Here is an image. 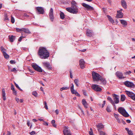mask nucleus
<instances>
[{"instance_id":"obj_1","label":"nucleus","mask_w":135,"mask_h":135,"mask_svg":"<svg viewBox=\"0 0 135 135\" xmlns=\"http://www.w3.org/2000/svg\"><path fill=\"white\" fill-rule=\"evenodd\" d=\"M38 54L42 59H46L49 56V54L47 50L44 47H40L39 49Z\"/></svg>"},{"instance_id":"obj_2","label":"nucleus","mask_w":135,"mask_h":135,"mask_svg":"<svg viewBox=\"0 0 135 135\" xmlns=\"http://www.w3.org/2000/svg\"><path fill=\"white\" fill-rule=\"evenodd\" d=\"M72 6L71 7L66 8V10L69 12L73 14H76L78 12V8L76 5V3L74 1L71 2Z\"/></svg>"},{"instance_id":"obj_3","label":"nucleus","mask_w":135,"mask_h":135,"mask_svg":"<svg viewBox=\"0 0 135 135\" xmlns=\"http://www.w3.org/2000/svg\"><path fill=\"white\" fill-rule=\"evenodd\" d=\"M118 112L123 115L125 117H127L129 116V114L123 108L121 107L118 109Z\"/></svg>"},{"instance_id":"obj_4","label":"nucleus","mask_w":135,"mask_h":135,"mask_svg":"<svg viewBox=\"0 0 135 135\" xmlns=\"http://www.w3.org/2000/svg\"><path fill=\"white\" fill-rule=\"evenodd\" d=\"M92 76L93 79L94 81H99L101 77L100 75L94 71L92 72Z\"/></svg>"},{"instance_id":"obj_5","label":"nucleus","mask_w":135,"mask_h":135,"mask_svg":"<svg viewBox=\"0 0 135 135\" xmlns=\"http://www.w3.org/2000/svg\"><path fill=\"white\" fill-rule=\"evenodd\" d=\"M112 95L114 104H117L118 103L119 101V96L115 94H113Z\"/></svg>"},{"instance_id":"obj_6","label":"nucleus","mask_w":135,"mask_h":135,"mask_svg":"<svg viewBox=\"0 0 135 135\" xmlns=\"http://www.w3.org/2000/svg\"><path fill=\"white\" fill-rule=\"evenodd\" d=\"M32 66L35 70L39 72H42V70L41 68L36 64H33L32 65Z\"/></svg>"},{"instance_id":"obj_7","label":"nucleus","mask_w":135,"mask_h":135,"mask_svg":"<svg viewBox=\"0 0 135 135\" xmlns=\"http://www.w3.org/2000/svg\"><path fill=\"white\" fill-rule=\"evenodd\" d=\"M32 66L35 70L39 72H42V70L41 68L36 64H33L32 65Z\"/></svg>"},{"instance_id":"obj_8","label":"nucleus","mask_w":135,"mask_h":135,"mask_svg":"<svg viewBox=\"0 0 135 135\" xmlns=\"http://www.w3.org/2000/svg\"><path fill=\"white\" fill-rule=\"evenodd\" d=\"M91 88L93 90L97 91H100L102 89L99 87V85L97 84H93L91 86Z\"/></svg>"},{"instance_id":"obj_9","label":"nucleus","mask_w":135,"mask_h":135,"mask_svg":"<svg viewBox=\"0 0 135 135\" xmlns=\"http://www.w3.org/2000/svg\"><path fill=\"white\" fill-rule=\"evenodd\" d=\"M82 5L84 7L86 8L88 11H93L94 10V8L93 7L85 3H83Z\"/></svg>"},{"instance_id":"obj_10","label":"nucleus","mask_w":135,"mask_h":135,"mask_svg":"<svg viewBox=\"0 0 135 135\" xmlns=\"http://www.w3.org/2000/svg\"><path fill=\"white\" fill-rule=\"evenodd\" d=\"M42 64L44 66L46 67L49 70H51L52 69V67L50 63L47 62H43Z\"/></svg>"},{"instance_id":"obj_11","label":"nucleus","mask_w":135,"mask_h":135,"mask_svg":"<svg viewBox=\"0 0 135 135\" xmlns=\"http://www.w3.org/2000/svg\"><path fill=\"white\" fill-rule=\"evenodd\" d=\"M37 12L39 14H43L44 12V10L41 7H36Z\"/></svg>"},{"instance_id":"obj_12","label":"nucleus","mask_w":135,"mask_h":135,"mask_svg":"<svg viewBox=\"0 0 135 135\" xmlns=\"http://www.w3.org/2000/svg\"><path fill=\"white\" fill-rule=\"evenodd\" d=\"M124 83L126 86L129 87H132L134 86L133 83L128 81H126Z\"/></svg>"},{"instance_id":"obj_13","label":"nucleus","mask_w":135,"mask_h":135,"mask_svg":"<svg viewBox=\"0 0 135 135\" xmlns=\"http://www.w3.org/2000/svg\"><path fill=\"white\" fill-rule=\"evenodd\" d=\"M49 16L50 19L52 21H53L54 19L53 16V10L52 8H51L49 12Z\"/></svg>"},{"instance_id":"obj_14","label":"nucleus","mask_w":135,"mask_h":135,"mask_svg":"<svg viewBox=\"0 0 135 135\" xmlns=\"http://www.w3.org/2000/svg\"><path fill=\"white\" fill-rule=\"evenodd\" d=\"M63 133L64 135H71L70 130L66 127H65L63 130Z\"/></svg>"},{"instance_id":"obj_15","label":"nucleus","mask_w":135,"mask_h":135,"mask_svg":"<svg viewBox=\"0 0 135 135\" xmlns=\"http://www.w3.org/2000/svg\"><path fill=\"white\" fill-rule=\"evenodd\" d=\"M116 76L119 79H123L124 77L123 76V74L121 72L119 71H117L115 73Z\"/></svg>"},{"instance_id":"obj_16","label":"nucleus","mask_w":135,"mask_h":135,"mask_svg":"<svg viewBox=\"0 0 135 135\" xmlns=\"http://www.w3.org/2000/svg\"><path fill=\"white\" fill-rule=\"evenodd\" d=\"M79 65L81 69H83L85 67V62L83 59H81L80 60Z\"/></svg>"},{"instance_id":"obj_17","label":"nucleus","mask_w":135,"mask_h":135,"mask_svg":"<svg viewBox=\"0 0 135 135\" xmlns=\"http://www.w3.org/2000/svg\"><path fill=\"white\" fill-rule=\"evenodd\" d=\"M96 127L97 128L99 132L100 131V130L101 129H103L104 128V125H103L102 123H99L96 125Z\"/></svg>"},{"instance_id":"obj_18","label":"nucleus","mask_w":135,"mask_h":135,"mask_svg":"<svg viewBox=\"0 0 135 135\" xmlns=\"http://www.w3.org/2000/svg\"><path fill=\"white\" fill-rule=\"evenodd\" d=\"M121 4L122 6L124 9L127 8V4L125 1L124 0H121Z\"/></svg>"},{"instance_id":"obj_19","label":"nucleus","mask_w":135,"mask_h":135,"mask_svg":"<svg viewBox=\"0 0 135 135\" xmlns=\"http://www.w3.org/2000/svg\"><path fill=\"white\" fill-rule=\"evenodd\" d=\"M93 34V32L92 31L88 29L86 32V35L87 36H91Z\"/></svg>"},{"instance_id":"obj_20","label":"nucleus","mask_w":135,"mask_h":135,"mask_svg":"<svg viewBox=\"0 0 135 135\" xmlns=\"http://www.w3.org/2000/svg\"><path fill=\"white\" fill-rule=\"evenodd\" d=\"M123 14L122 12H117L116 17L117 18H122L123 17Z\"/></svg>"},{"instance_id":"obj_21","label":"nucleus","mask_w":135,"mask_h":135,"mask_svg":"<svg viewBox=\"0 0 135 135\" xmlns=\"http://www.w3.org/2000/svg\"><path fill=\"white\" fill-rule=\"evenodd\" d=\"M107 99L109 101L110 103L114 106V108H115V104H114V103L113 102V100L111 98L109 97H108L107 98Z\"/></svg>"},{"instance_id":"obj_22","label":"nucleus","mask_w":135,"mask_h":135,"mask_svg":"<svg viewBox=\"0 0 135 135\" xmlns=\"http://www.w3.org/2000/svg\"><path fill=\"white\" fill-rule=\"evenodd\" d=\"M119 21L123 25L124 27H126L127 25V23L126 21L122 20H120Z\"/></svg>"},{"instance_id":"obj_23","label":"nucleus","mask_w":135,"mask_h":135,"mask_svg":"<svg viewBox=\"0 0 135 135\" xmlns=\"http://www.w3.org/2000/svg\"><path fill=\"white\" fill-rule=\"evenodd\" d=\"M2 91L3 99V100H6V97L5 96L6 94L4 89L3 88L2 89Z\"/></svg>"},{"instance_id":"obj_24","label":"nucleus","mask_w":135,"mask_h":135,"mask_svg":"<svg viewBox=\"0 0 135 135\" xmlns=\"http://www.w3.org/2000/svg\"><path fill=\"white\" fill-rule=\"evenodd\" d=\"M9 39L10 41L11 42H13L16 36L12 35L9 36Z\"/></svg>"},{"instance_id":"obj_25","label":"nucleus","mask_w":135,"mask_h":135,"mask_svg":"<svg viewBox=\"0 0 135 135\" xmlns=\"http://www.w3.org/2000/svg\"><path fill=\"white\" fill-rule=\"evenodd\" d=\"M82 103L85 108H87L88 103L85 99H83L82 100Z\"/></svg>"},{"instance_id":"obj_26","label":"nucleus","mask_w":135,"mask_h":135,"mask_svg":"<svg viewBox=\"0 0 135 135\" xmlns=\"http://www.w3.org/2000/svg\"><path fill=\"white\" fill-rule=\"evenodd\" d=\"M125 92L127 95L129 97H130L131 96H132V95H134V93L129 91L126 90Z\"/></svg>"},{"instance_id":"obj_27","label":"nucleus","mask_w":135,"mask_h":135,"mask_svg":"<svg viewBox=\"0 0 135 135\" xmlns=\"http://www.w3.org/2000/svg\"><path fill=\"white\" fill-rule=\"evenodd\" d=\"M114 115L115 118L117 120L118 122L119 123H121V121L118 118V117L119 116V115L118 114H114Z\"/></svg>"},{"instance_id":"obj_28","label":"nucleus","mask_w":135,"mask_h":135,"mask_svg":"<svg viewBox=\"0 0 135 135\" xmlns=\"http://www.w3.org/2000/svg\"><path fill=\"white\" fill-rule=\"evenodd\" d=\"M99 80H100L104 84H106L107 82L105 79L104 78H102V76L101 77V78H100V79Z\"/></svg>"},{"instance_id":"obj_29","label":"nucleus","mask_w":135,"mask_h":135,"mask_svg":"<svg viewBox=\"0 0 135 135\" xmlns=\"http://www.w3.org/2000/svg\"><path fill=\"white\" fill-rule=\"evenodd\" d=\"M23 31L24 32L28 34L31 33V32L28 29L26 28H23Z\"/></svg>"},{"instance_id":"obj_30","label":"nucleus","mask_w":135,"mask_h":135,"mask_svg":"<svg viewBox=\"0 0 135 135\" xmlns=\"http://www.w3.org/2000/svg\"><path fill=\"white\" fill-rule=\"evenodd\" d=\"M107 17L108 18L109 20L112 23H114V20L109 15H107Z\"/></svg>"},{"instance_id":"obj_31","label":"nucleus","mask_w":135,"mask_h":135,"mask_svg":"<svg viewBox=\"0 0 135 135\" xmlns=\"http://www.w3.org/2000/svg\"><path fill=\"white\" fill-rule=\"evenodd\" d=\"M126 98V97L124 95H121L120 96V100L122 102L124 101Z\"/></svg>"},{"instance_id":"obj_32","label":"nucleus","mask_w":135,"mask_h":135,"mask_svg":"<svg viewBox=\"0 0 135 135\" xmlns=\"http://www.w3.org/2000/svg\"><path fill=\"white\" fill-rule=\"evenodd\" d=\"M60 18L62 19H64L65 18V15L62 12H60Z\"/></svg>"},{"instance_id":"obj_33","label":"nucleus","mask_w":135,"mask_h":135,"mask_svg":"<svg viewBox=\"0 0 135 135\" xmlns=\"http://www.w3.org/2000/svg\"><path fill=\"white\" fill-rule=\"evenodd\" d=\"M74 82L76 84L77 86H79V80L78 79H75L74 80Z\"/></svg>"},{"instance_id":"obj_34","label":"nucleus","mask_w":135,"mask_h":135,"mask_svg":"<svg viewBox=\"0 0 135 135\" xmlns=\"http://www.w3.org/2000/svg\"><path fill=\"white\" fill-rule=\"evenodd\" d=\"M3 54L4 57L6 59H8L9 58V55H8L6 52H4V53H3Z\"/></svg>"},{"instance_id":"obj_35","label":"nucleus","mask_w":135,"mask_h":135,"mask_svg":"<svg viewBox=\"0 0 135 135\" xmlns=\"http://www.w3.org/2000/svg\"><path fill=\"white\" fill-rule=\"evenodd\" d=\"M23 28H16V30L17 32H20L21 31H23Z\"/></svg>"},{"instance_id":"obj_36","label":"nucleus","mask_w":135,"mask_h":135,"mask_svg":"<svg viewBox=\"0 0 135 135\" xmlns=\"http://www.w3.org/2000/svg\"><path fill=\"white\" fill-rule=\"evenodd\" d=\"M69 88L68 87H62L60 88V91H62L63 90H67Z\"/></svg>"},{"instance_id":"obj_37","label":"nucleus","mask_w":135,"mask_h":135,"mask_svg":"<svg viewBox=\"0 0 135 135\" xmlns=\"http://www.w3.org/2000/svg\"><path fill=\"white\" fill-rule=\"evenodd\" d=\"M32 94L35 97H37V93L36 91H34L32 93Z\"/></svg>"},{"instance_id":"obj_38","label":"nucleus","mask_w":135,"mask_h":135,"mask_svg":"<svg viewBox=\"0 0 135 135\" xmlns=\"http://www.w3.org/2000/svg\"><path fill=\"white\" fill-rule=\"evenodd\" d=\"M1 50L2 52L3 53H4V52H5V49H4L3 47L2 46H1Z\"/></svg>"},{"instance_id":"obj_39","label":"nucleus","mask_w":135,"mask_h":135,"mask_svg":"<svg viewBox=\"0 0 135 135\" xmlns=\"http://www.w3.org/2000/svg\"><path fill=\"white\" fill-rule=\"evenodd\" d=\"M15 21V20L13 17L12 16H11V22L13 23H14Z\"/></svg>"},{"instance_id":"obj_40","label":"nucleus","mask_w":135,"mask_h":135,"mask_svg":"<svg viewBox=\"0 0 135 135\" xmlns=\"http://www.w3.org/2000/svg\"><path fill=\"white\" fill-rule=\"evenodd\" d=\"M132 99L135 101V94L134 93V95H132L130 97Z\"/></svg>"},{"instance_id":"obj_41","label":"nucleus","mask_w":135,"mask_h":135,"mask_svg":"<svg viewBox=\"0 0 135 135\" xmlns=\"http://www.w3.org/2000/svg\"><path fill=\"white\" fill-rule=\"evenodd\" d=\"M15 86H16V87L17 88H18L19 90H20L21 91H22V89H21L20 88L19 86L17 84H16L15 83Z\"/></svg>"},{"instance_id":"obj_42","label":"nucleus","mask_w":135,"mask_h":135,"mask_svg":"<svg viewBox=\"0 0 135 135\" xmlns=\"http://www.w3.org/2000/svg\"><path fill=\"white\" fill-rule=\"evenodd\" d=\"M71 91L72 93L73 94H75V93H76L77 92L74 89L71 90Z\"/></svg>"},{"instance_id":"obj_43","label":"nucleus","mask_w":135,"mask_h":135,"mask_svg":"<svg viewBox=\"0 0 135 135\" xmlns=\"http://www.w3.org/2000/svg\"><path fill=\"white\" fill-rule=\"evenodd\" d=\"M25 37H23V36H21L20 37H19L18 40V41L19 42H21V40H22L23 38H24Z\"/></svg>"},{"instance_id":"obj_44","label":"nucleus","mask_w":135,"mask_h":135,"mask_svg":"<svg viewBox=\"0 0 135 135\" xmlns=\"http://www.w3.org/2000/svg\"><path fill=\"white\" fill-rule=\"evenodd\" d=\"M44 104L45 105V108H46V109H48L47 105V103L46 101L44 102Z\"/></svg>"},{"instance_id":"obj_45","label":"nucleus","mask_w":135,"mask_h":135,"mask_svg":"<svg viewBox=\"0 0 135 135\" xmlns=\"http://www.w3.org/2000/svg\"><path fill=\"white\" fill-rule=\"evenodd\" d=\"M128 133L129 135H133L132 131L131 130H129Z\"/></svg>"},{"instance_id":"obj_46","label":"nucleus","mask_w":135,"mask_h":135,"mask_svg":"<svg viewBox=\"0 0 135 135\" xmlns=\"http://www.w3.org/2000/svg\"><path fill=\"white\" fill-rule=\"evenodd\" d=\"M106 110L108 112H111V110L110 108L108 107H107L106 108Z\"/></svg>"},{"instance_id":"obj_47","label":"nucleus","mask_w":135,"mask_h":135,"mask_svg":"<svg viewBox=\"0 0 135 135\" xmlns=\"http://www.w3.org/2000/svg\"><path fill=\"white\" fill-rule=\"evenodd\" d=\"M100 135H106L105 133L103 131H100Z\"/></svg>"},{"instance_id":"obj_48","label":"nucleus","mask_w":135,"mask_h":135,"mask_svg":"<svg viewBox=\"0 0 135 135\" xmlns=\"http://www.w3.org/2000/svg\"><path fill=\"white\" fill-rule=\"evenodd\" d=\"M132 72L131 71H127L125 73V74L126 75L130 74H131Z\"/></svg>"},{"instance_id":"obj_49","label":"nucleus","mask_w":135,"mask_h":135,"mask_svg":"<svg viewBox=\"0 0 135 135\" xmlns=\"http://www.w3.org/2000/svg\"><path fill=\"white\" fill-rule=\"evenodd\" d=\"M30 134L31 135H33L35 134V132L34 131H32L30 133Z\"/></svg>"},{"instance_id":"obj_50","label":"nucleus","mask_w":135,"mask_h":135,"mask_svg":"<svg viewBox=\"0 0 135 135\" xmlns=\"http://www.w3.org/2000/svg\"><path fill=\"white\" fill-rule=\"evenodd\" d=\"M4 20H7L8 21H9V18H8V17L7 16H5V17Z\"/></svg>"},{"instance_id":"obj_51","label":"nucleus","mask_w":135,"mask_h":135,"mask_svg":"<svg viewBox=\"0 0 135 135\" xmlns=\"http://www.w3.org/2000/svg\"><path fill=\"white\" fill-rule=\"evenodd\" d=\"M75 94L76 96L79 97L80 96V95L79 94L77 91L75 93Z\"/></svg>"},{"instance_id":"obj_52","label":"nucleus","mask_w":135,"mask_h":135,"mask_svg":"<svg viewBox=\"0 0 135 135\" xmlns=\"http://www.w3.org/2000/svg\"><path fill=\"white\" fill-rule=\"evenodd\" d=\"M11 89L12 90H14V89H15L14 88V87L13 85V84H11Z\"/></svg>"},{"instance_id":"obj_53","label":"nucleus","mask_w":135,"mask_h":135,"mask_svg":"<svg viewBox=\"0 0 135 135\" xmlns=\"http://www.w3.org/2000/svg\"><path fill=\"white\" fill-rule=\"evenodd\" d=\"M10 62L11 64H13L15 63V62L13 60H11L10 61Z\"/></svg>"},{"instance_id":"obj_54","label":"nucleus","mask_w":135,"mask_h":135,"mask_svg":"<svg viewBox=\"0 0 135 135\" xmlns=\"http://www.w3.org/2000/svg\"><path fill=\"white\" fill-rule=\"evenodd\" d=\"M105 100H104L103 101V104H102V107H103L104 105H105Z\"/></svg>"},{"instance_id":"obj_55","label":"nucleus","mask_w":135,"mask_h":135,"mask_svg":"<svg viewBox=\"0 0 135 135\" xmlns=\"http://www.w3.org/2000/svg\"><path fill=\"white\" fill-rule=\"evenodd\" d=\"M70 78H73V75H72L71 72V71H70Z\"/></svg>"},{"instance_id":"obj_56","label":"nucleus","mask_w":135,"mask_h":135,"mask_svg":"<svg viewBox=\"0 0 135 135\" xmlns=\"http://www.w3.org/2000/svg\"><path fill=\"white\" fill-rule=\"evenodd\" d=\"M55 113L57 115L58 114V113H59V111L58 109H56L55 110Z\"/></svg>"},{"instance_id":"obj_57","label":"nucleus","mask_w":135,"mask_h":135,"mask_svg":"<svg viewBox=\"0 0 135 135\" xmlns=\"http://www.w3.org/2000/svg\"><path fill=\"white\" fill-rule=\"evenodd\" d=\"M17 71L16 70L15 68H13L12 69L11 71L14 72V71Z\"/></svg>"},{"instance_id":"obj_58","label":"nucleus","mask_w":135,"mask_h":135,"mask_svg":"<svg viewBox=\"0 0 135 135\" xmlns=\"http://www.w3.org/2000/svg\"><path fill=\"white\" fill-rule=\"evenodd\" d=\"M27 125L28 126H30V121L29 120H27Z\"/></svg>"},{"instance_id":"obj_59","label":"nucleus","mask_w":135,"mask_h":135,"mask_svg":"<svg viewBox=\"0 0 135 135\" xmlns=\"http://www.w3.org/2000/svg\"><path fill=\"white\" fill-rule=\"evenodd\" d=\"M51 123L52 124H54L55 123V121L54 120H53L51 121Z\"/></svg>"},{"instance_id":"obj_60","label":"nucleus","mask_w":135,"mask_h":135,"mask_svg":"<svg viewBox=\"0 0 135 135\" xmlns=\"http://www.w3.org/2000/svg\"><path fill=\"white\" fill-rule=\"evenodd\" d=\"M24 16L26 17H29V16L28 15L25 13L24 14Z\"/></svg>"},{"instance_id":"obj_61","label":"nucleus","mask_w":135,"mask_h":135,"mask_svg":"<svg viewBox=\"0 0 135 135\" xmlns=\"http://www.w3.org/2000/svg\"><path fill=\"white\" fill-rule=\"evenodd\" d=\"M89 134L90 135H93V131H89Z\"/></svg>"},{"instance_id":"obj_62","label":"nucleus","mask_w":135,"mask_h":135,"mask_svg":"<svg viewBox=\"0 0 135 135\" xmlns=\"http://www.w3.org/2000/svg\"><path fill=\"white\" fill-rule=\"evenodd\" d=\"M43 124L47 126L48 125V124L46 122H45L43 123Z\"/></svg>"},{"instance_id":"obj_63","label":"nucleus","mask_w":135,"mask_h":135,"mask_svg":"<svg viewBox=\"0 0 135 135\" xmlns=\"http://www.w3.org/2000/svg\"><path fill=\"white\" fill-rule=\"evenodd\" d=\"M29 71L31 73H33L34 72L31 69H28Z\"/></svg>"},{"instance_id":"obj_64","label":"nucleus","mask_w":135,"mask_h":135,"mask_svg":"<svg viewBox=\"0 0 135 135\" xmlns=\"http://www.w3.org/2000/svg\"><path fill=\"white\" fill-rule=\"evenodd\" d=\"M16 102L17 103H18L19 102V99L18 98H16Z\"/></svg>"}]
</instances>
